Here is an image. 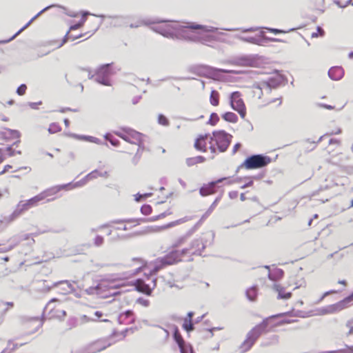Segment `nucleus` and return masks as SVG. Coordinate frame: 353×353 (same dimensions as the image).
<instances>
[{
    "label": "nucleus",
    "mask_w": 353,
    "mask_h": 353,
    "mask_svg": "<svg viewBox=\"0 0 353 353\" xmlns=\"http://www.w3.org/2000/svg\"><path fill=\"white\" fill-rule=\"evenodd\" d=\"M175 28L176 23L165 24L163 26H154L151 27V30L159 33L164 37L175 39Z\"/></svg>",
    "instance_id": "obj_15"
},
{
    "label": "nucleus",
    "mask_w": 353,
    "mask_h": 353,
    "mask_svg": "<svg viewBox=\"0 0 353 353\" xmlns=\"http://www.w3.org/2000/svg\"><path fill=\"white\" fill-rule=\"evenodd\" d=\"M134 276L139 273L141 270H147L145 265L139 259L134 258Z\"/></svg>",
    "instance_id": "obj_36"
},
{
    "label": "nucleus",
    "mask_w": 353,
    "mask_h": 353,
    "mask_svg": "<svg viewBox=\"0 0 353 353\" xmlns=\"http://www.w3.org/2000/svg\"><path fill=\"white\" fill-rule=\"evenodd\" d=\"M247 298L251 301H255L257 296V288L256 286H252L248 289L245 292Z\"/></svg>",
    "instance_id": "obj_41"
},
{
    "label": "nucleus",
    "mask_w": 353,
    "mask_h": 353,
    "mask_svg": "<svg viewBox=\"0 0 353 353\" xmlns=\"http://www.w3.org/2000/svg\"><path fill=\"white\" fill-rule=\"evenodd\" d=\"M210 137V135L209 134L200 135L195 141L194 148L199 151L206 152V139Z\"/></svg>",
    "instance_id": "obj_23"
},
{
    "label": "nucleus",
    "mask_w": 353,
    "mask_h": 353,
    "mask_svg": "<svg viewBox=\"0 0 353 353\" xmlns=\"http://www.w3.org/2000/svg\"><path fill=\"white\" fill-rule=\"evenodd\" d=\"M232 63L239 66L254 67L257 65L258 61L256 55H243L234 59Z\"/></svg>",
    "instance_id": "obj_16"
},
{
    "label": "nucleus",
    "mask_w": 353,
    "mask_h": 353,
    "mask_svg": "<svg viewBox=\"0 0 353 353\" xmlns=\"http://www.w3.org/2000/svg\"><path fill=\"white\" fill-rule=\"evenodd\" d=\"M197 224L192 227L185 235L179 237L172 245V248H176L184 243L186 240L196 231Z\"/></svg>",
    "instance_id": "obj_27"
},
{
    "label": "nucleus",
    "mask_w": 353,
    "mask_h": 353,
    "mask_svg": "<svg viewBox=\"0 0 353 353\" xmlns=\"http://www.w3.org/2000/svg\"><path fill=\"white\" fill-rule=\"evenodd\" d=\"M167 22H170V21L159 20V19H154V20L148 19L146 21H143V23L145 25H149V24H154V23H167Z\"/></svg>",
    "instance_id": "obj_55"
},
{
    "label": "nucleus",
    "mask_w": 353,
    "mask_h": 353,
    "mask_svg": "<svg viewBox=\"0 0 353 353\" xmlns=\"http://www.w3.org/2000/svg\"><path fill=\"white\" fill-rule=\"evenodd\" d=\"M219 121V117L216 112H212L210 114V119L208 121V123L211 125H215L218 121Z\"/></svg>",
    "instance_id": "obj_48"
},
{
    "label": "nucleus",
    "mask_w": 353,
    "mask_h": 353,
    "mask_svg": "<svg viewBox=\"0 0 353 353\" xmlns=\"http://www.w3.org/2000/svg\"><path fill=\"white\" fill-rule=\"evenodd\" d=\"M273 290L278 293V299H289L292 296V292H285V288L279 284H274Z\"/></svg>",
    "instance_id": "obj_26"
},
{
    "label": "nucleus",
    "mask_w": 353,
    "mask_h": 353,
    "mask_svg": "<svg viewBox=\"0 0 353 353\" xmlns=\"http://www.w3.org/2000/svg\"><path fill=\"white\" fill-rule=\"evenodd\" d=\"M221 199V195H219L217 196L214 202L212 203V205L210 206V208L208 209V210L205 212V214L201 216L200 221H202L205 219H206L214 210L215 207L216 206L217 203L220 201Z\"/></svg>",
    "instance_id": "obj_39"
},
{
    "label": "nucleus",
    "mask_w": 353,
    "mask_h": 353,
    "mask_svg": "<svg viewBox=\"0 0 353 353\" xmlns=\"http://www.w3.org/2000/svg\"><path fill=\"white\" fill-rule=\"evenodd\" d=\"M283 81V78L281 76H276L268 78V80L264 81L265 88L268 89L269 92L272 88H276L279 86Z\"/></svg>",
    "instance_id": "obj_22"
},
{
    "label": "nucleus",
    "mask_w": 353,
    "mask_h": 353,
    "mask_svg": "<svg viewBox=\"0 0 353 353\" xmlns=\"http://www.w3.org/2000/svg\"><path fill=\"white\" fill-rule=\"evenodd\" d=\"M94 345L97 347L96 351L100 352L101 350H105L107 347L110 346V343H108V345H100V342H97L94 343Z\"/></svg>",
    "instance_id": "obj_61"
},
{
    "label": "nucleus",
    "mask_w": 353,
    "mask_h": 353,
    "mask_svg": "<svg viewBox=\"0 0 353 353\" xmlns=\"http://www.w3.org/2000/svg\"><path fill=\"white\" fill-rule=\"evenodd\" d=\"M69 137H72L74 139H78V140H82V141H86L88 136L87 135H79L74 133H70L68 134Z\"/></svg>",
    "instance_id": "obj_57"
},
{
    "label": "nucleus",
    "mask_w": 353,
    "mask_h": 353,
    "mask_svg": "<svg viewBox=\"0 0 353 353\" xmlns=\"http://www.w3.org/2000/svg\"><path fill=\"white\" fill-rule=\"evenodd\" d=\"M329 77L334 81H339L344 76V70L341 66L332 67L328 70Z\"/></svg>",
    "instance_id": "obj_21"
},
{
    "label": "nucleus",
    "mask_w": 353,
    "mask_h": 353,
    "mask_svg": "<svg viewBox=\"0 0 353 353\" xmlns=\"http://www.w3.org/2000/svg\"><path fill=\"white\" fill-rule=\"evenodd\" d=\"M222 118L227 122L236 123L238 121L237 115L232 112H226L222 114Z\"/></svg>",
    "instance_id": "obj_40"
},
{
    "label": "nucleus",
    "mask_w": 353,
    "mask_h": 353,
    "mask_svg": "<svg viewBox=\"0 0 353 353\" xmlns=\"http://www.w3.org/2000/svg\"><path fill=\"white\" fill-rule=\"evenodd\" d=\"M210 103L214 106H216L219 105V93L218 91H216L215 90H212L211 91L210 97Z\"/></svg>",
    "instance_id": "obj_42"
},
{
    "label": "nucleus",
    "mask_w": 353,
    "mask_h": 353,
    "mask_svg": "<svg viewBox=\"0 0 353 353\" xmlns=\"http://www.w3.org/2000/svg\"><path fill=\"white\" fill-rule=\"evenodd\" d=\"M103 242V238L101 236H97L94 239V244L97 246H100Z\"/></svg>",
    "instance_id": "obj_64"
},
{
    "label": "nucleus",
    "mask_w": 353,
    "mask_h": 353,
    "mask_svg": "<svg viewBox=\"0 0 353 353\" xmlns=\"http://www.w3.org/2000/svg\"><path fill=\"white\" fill-rule=\"evenodd\" d=\"M232 135L228 133L225 130H214L212 132V135L210 137L209 143L215 142L218 150L220 152H225L232 141Z\"/></svg>",
    "instance_id": "obj_7"
},
{
    "label": "nucleus",
    "mask_w": 353,
    "mask_h": 353,
    "mask_svg": "<svg viewBox=\"0 0 353 353\" xmlns=\"http://www.w3.org/2000/svg\"><path fill=\"white\" fill-rule=\"evenodd\" d=\"M118 285L113 281L106 279L101 280L96 286H92L85 290L86 294L89 295H97L99 297L105 299L119 294L117 291Z\"/></svg>",
    "instance_id": "obj_4"
},
{
    "label": "nucleus",
    "mask_w": 353,
    "mask_h": 353,
    "mask_svg": "<svg viewBox=\"0 0 353 353\" xmlns=\"http://www.w3.org/2000/svg\"><path fill=\"white\" fill-rule=\"evenodd\" d=\"M59 302L57 299H51L45 307V312L48 311L49 314H51V317L61 318V316L57 314H54V311L56 310L55 303Z\"/></svg>",
    "instance_id": "obj_30"
},
{
    "label": "nucleus",
    "mask_w": 353,
    "mask_h": 353,
    "mask_svg": "<svg viewBox=\"0 0 353 353\" xmlns=\"http://www.w3.org/2000/svg\"><path fill=\"white\" fill-rule=\"evenodd\" d=\"M155 327L157 328V334L163 337L164 340L166 341L170 336L169 332L159 325H156Z\"/></svg>",
    "instance_id": "obj_45"
},
{
    "label": "nucleus",
    "mask_w": 353,
    "mask_h": 353,
    "mask_svg": "<svg viewBox=\"0 0 353 353\" xmlns=\"http://www.w3.org/2000/svg\"><path fill=\"white\" fill-rule=\"evenodd\" d=\"M109 174L107 171L100 172L97 170H94L88 174H87L83 179L74 183L72 185V188H78L84 185L88 181L96 179L98 176L108 178Z\"/></svg>",
    "instance_id": "obj_18"
},
{
    "label": "nucleus",
    "mask_w": 353,
    "mask_h": 353,
    "mask_svg": "<svg viewBox=\"0 0 353 353\" xmlns=\"http://www.w3.org/2000/svg\"><path fill=\"white\" fill-rule=\"evenodd\" d=\"M194 72L199 76H204L214 80H220L221 74H241V71L216 68L209 65H200L194 68Z\"/></svg>",
    "instance_id": "obj_5"
},
{
    "label": "nucleus",
    "mask_w": 353,
    "mask_h": 353,
    "mask_svg": "<svg viewBox=\"0 0 353 353\" xmlns=\"http://www.w3.org/2000/svg\"><path fill=\"white\" fill-rule=\"evenodd\" d=\"M285 316H298V314L294 313L293 310L279 313L277 314L272 315L268 318L264 319L261 323L256 325L254 327L248 334L246 339L243 342L241 345L240 346V352L241 353H245L248 352L251 347L253 346L256 341L259 338V336L262 334L263 332L266 330L268 325V321L270 319H275L279 317H282Z\"/></svg>",
    "instance_id": "obj_2"
},
{
    "label": "nucleus",
    "mask_w": 353,
    "mask_h": 353,
    "mask_svg": "<svg viewBox=\"0 0 353 353\" xmlns=\"http://www.w3.org/2000/svg\"><path fill=\"white\" fill-rule=\"evenodd\" d=\"M125 223H127L128 225H131L130 220H128V221L115 220V221H112L110 222L109 223H108L106 225H103L102 227H112V223H118V224H119V226L115 228L116 230H123V231L127 230H130L132 226L130 225V227H128L127 224H125Z\"/></svg>",
    "instance_id": "obj_28"
},
{
    "label": "nucleus",
    "mask_w": 353,
    "mask_h": 353,
    "mask_svg": "<svg viewBox=\"0 0 353 353\" xmlns=\"http://www.w3.org/2000/svg\"><path fill=\"white\" fill-rule=\"evenodd\" d=\"M205 158L203 156H197L194 157H190L186 159V164L190 167L198 163H203Z\"/></svg>",
    "instance_id": "obj_37"
},
{
    "label": "nucleus",
    "mask_w": 353,
    "mask_h": 353,
    "mask_svg": "<svg viewBox=\"0 0 353 353\" xmlns=\"http://www.w3.org/2000/svg\"><path fill=\"white\" fill-rule=\"evenodd\" d=\"M201 32V31H199V40L196 43H201L202 44L206 45L208 42H212V41L215 40L214 37L212 35L201 36L200 34Z\"/></svg>",
    "instance_id": "obj_44"
},
{
    "label": "nucleus",
    "mask_w": 353,
    "mask_h": 353,
    "mask_svg": "<svg viewBox=\"0 0 353 353\" xmlns=\"http://www.w3.org/2000/svg\"><path fill=\"white\" fill-rule=\"evenodd\" d=\"M352 301L353 292L336 303L320 308L319 312L322 315L335 313L347 307Z\"/></svg>",
    "instance_id": "obj_10"
},
{
    "label": "nucleus",
    "mask_w": 353,
    "mask_h": 353,
    "mask_svg": "<svg viewBox=\"0 0 353 353\" xmlns=\"http://www.w3.org/2000/svg\"><path fill=\"white\" fill-rule=\"evenodd\" d=\"M284 275V272L282 269L276 268L272 272H269L268 277L270 280L276 281L281 279Z\"/></svg>",
    "instance_id": "obj_33"
},
{
    "label": "nucleus",
    "mask_w": 353,
    "mask_h": 353,
    "mask_svg": "<svg viewBox=\"0 0 353 353\" xmlns=\"http://www.w3.org/2000/svg\"><path fill=\"white\" fill-rule=\"evenodd\" d=\"M345 326L349 328L347 335L349 336L353 334V319L347 321Z\"/></svg>",
    "instance_id": "obj_58"
},
{
    "label": "nucleus",
    "mask_w": 353,
    "mask_h": 353,
    "mask_svg": "<svg viewBox=\"0 0 353 353\" xmlns=\"http://www.w3.org/2000/svg\"><path fill=\"white\" fill-rule=\"evenodd\" d=\"M87 141H89V142H91V143H97V144H101V143L100 139H99L97 137H92V136H88V137Z\"/></svg>",
    "instance_id": "obj_62"
},
{
    "label": "nucleus",
    "mask_w": 353,
    "mask_h": 353,
    "mask_svg": "<svg viewBox=\"0 0 353 353\" xmlns=\"http://www.w3.org/2000/svg\"><path fill=\"white\" fill-rule=\"evenodd\" d=\"M230 104L231 108L236 111L241 118H244L246 114V108L245 103L241 99V94L239 91L233 92L230 95Z\"/></svg>",
    "instance_id": "obj_13"
},
{
    "label": "nucleus",
    "mask_w": 353,
    "mask_h": 353,
    "mask_svg": "<svg viewBox=\"0 0 353 353\" xmlns=\"http://www.w3.org/2000/svg\"><path fill=\"white\" fill-rule=\"evenodd\" d=\"M114 19H115L114 25H118V26L127 24L128 23H127L126 20L129 19V18H126V17H121H121H114Z\"/></svg>",
    "instance_id": "obj_53"
},
{
    "label": "nucleus",
    "mask_w": 353,
    "mask_h": 353,
    "mask_svg": "<svg viewBox=\"0 0 353 353\" xmlns=\"http://www.w3.org/2000/svg\"><path fill=\"white\" fill-rule=\"evenodd\" d=\"M52 7H60L62 8L60 6L58 5H50L46 8H44L43 10H41L39 13H37L34 17H32L23 28H21L17 33H15L10 39L0 41L1 43H8L12 40H13L17 35H19L22 31H23L25 29H26L39 15H41L43 12H46V10H49L50 8Z\"/></svg>",
    "instance_id": "obj_19"
},
{
    "label": "nucleus",
    "mask_w": 353,
    "mask_h": 353,
    "mask_svg": "<svg viewBox=\"0 0 353 353\" xmlns=\"http://www.w3.org/2000/svg\"><path fill=\"white\" fill-rule=\"evenodd\" d=\"M152 208L150 205L145 204L141 207V212L144 215H148L152 212Z\"/></svg>",
    "instance_id": "obj_52"
},
{
    "label": "nucleus",
    "mask_w": 353,
    "mask_h": 353,
    "mask_svg": "<svg viewBox=\"0 0 353 353\" xmlns=\"http://www.w3.org/2000/svg\"><path fill=\"white\" fill-rule=\"evenodd\" d=\"M173 339L175 341V343L177 344L178 347L184 345L185 341H184L183 338L182 337L179 330L177 326L174 325L173 329Z\"/></svg>",
    "instance_id": "obj_34"
},
{
    "label": "nucleus",
    "mask_w": 353,
    "mask_h": 353,
    "mask_svg": "<svg viewBox=\"0 0 353 353\" xmlns=\"http://www.w3.org/2000/svg\"><path fill=\"white\" fill-rule=\"evenodd\" d=\"M179 348L181 353H195L192 345L187 342L179 346Z\"/></svg>",
    "instance_id": "obj_43"
},
{
    "label": "nucleus",
    "mask_w": 353,
    "mask_h": 353,
    "mask_svg": "<svg viewBox=\"0 0 353 353\" xmlns=\"http://www.w3.org/2000/svg\"><path fill=\"white\" fill-rule=\"evenodd\" d=\"M88 15H93V16L101 17L102 19H104L105 17V16L103 15V14L96 15V14H91L88 11H83L82 12L81 19L78 23H77L76 24L71 26L70 28V30H77V29H79V28H81L83 26V24L85 23V21H86V17L88 16Z\"/></svg>",
    "instance_id": "obj_24"
},
{
    "label": "nucleus",
    "mask_w": 353,
    "mask_h": 353,
    "mask_svg": "<svg viewBox=\"0 0 353 353\" xmlns=\"http://www.w3.org/2000/svg\"><path fill=\"white\" fill-rule=\"evenodd\" d=\"M27 90V86L26 84H21L20 85L17 89V94L22 96L26 93V91Z\"/></svg>",
    "instance_id": "obj_56"
},
{
    "label": "nucleus",
    "mask_w": 353,
    "mask_h": 353,
    "mask_svg": "<svg viewBox=\"0 0 353 353\" xmlns=\"http://www.w3.org/2000/svg\"><path fill=\"white\" fill-rule=\"evenodd\" d=\"M190 248L196 249L195 251L193 252V254L201 256L203 250L205 248V245L203 242L202 239H195L191 243Z\"/></svg>",
    "instance_id": "obj_25"
},
{
    "label": "nucleus",
    "mask_w": 353,
    "mask_h": 353,
    "mask_svg": "<svg viewBox=\"0 0 353 353\" xmlns=\"http://www.w3.org/2000/svg\"><path fill=\"white\" fill-rule=\"evenodd\" d=\"M217 28L197 24L194 22H185L184 24L176 23L175 39L190 42H197L199 40V32H215Z\"/></svg>",
    "instance_id": "obj_1"
},
{
    "label": "nucleus",
    "mask_w": 353,
    "mask_h": 353,
    "mask_svg": "<svg viewBox=\"0 0 353 353\" xmlns=\"http://www.w3.org/2000/svg\"><path fill=\"white\" fill-rule=\"evenodd\" d=\"M118 321L121 324H129L132 323V311L127 310L119 314Z\"/></svg>",
    "instance_id": "obj_29"
},
{
    "label": "nucleus",
    "mask_w": 353,
    "mask_h": 353,
    "mask_svg": "<svg viewBox=\"0 0 353 353\" xmlns=\"http://www.w3.org/2000/svg\"><path fill=\"white\" fill-rule=\"evenodd\" d=\"M61 128L60 125L58 123H52L49 126L48 132L50 134H54V133H56V132H58L61 131Z\"/></svg>",
    "instance_id": "obj_50"
},
{
    "label": "nucleus",
    "mask_w": 353,
    "mask_h": 353,
    "mask_svg": "<svg viewBox=\"0 0 353 353\" xmlns=\"http://www.w3.org/2000/svg\"><path fill=\"white\" fill-rule=\"evenodd\" d=\"M73 184L74 183H69L67 184L57 185V186L52 187L50 189H48V190L42 192L39 194H44L45 195V196H43V199H44L47 196L54 195V194H57V192H59V191L66 189L68 187H70V188H72Z\"/></svg>",
    "instance_id": "obj_20"
},
{
    "label": "nucleus",
    "mask_w": 353,
    "mask_h": 353,
    "mask_svg": "<svg viewBox=\"0 0 353 353\" xmlns=\"http://www.w3.org/2000/svg\"><path fill=\"white\" fill-rule=\"evenodd\" d=\"M171 214V212H164L159 215L150 217L149 219H142L140 220L134 219V226L139 225L140 223V221H143V222L155 221L160 219H163V218L165 217L168 214Z\"/></svg>",
    "instance_id": "obj_32"
},
{
    "label": "nucleus",
    "mask_w": 353,
    "mask_h": 353,
    "mask_svg": "<svg viewBox=\"0 0 353 353\" xmlns=\"http://www.w3.org/2000/svg\"><path fill=\"white\" fill-rule=\"evenodd\" d=\"M266 30H268L270 32L274 33V34H279L285 32L283 30L277 29V28H265Z\"/></svg>",
    "instance_id": "obj_63"
},
{
    "label": "nucleus",
    "mask_w": 353,
    "mask_h": 353,
    "mask_svg": "<svg viewBox=\"0 0 353 353\" xmlns=\"http://www.w3.org/2000/svg\"><path fill=\"white\" fill-rule=\"evenodd\" d=\"M152 193H145V194L137 193L134 195V200L136 201L140 202V201H142L143 200L145 199L146 198L152 196Z\"/></svg>",
    "instance_id": "obj_51"
},
{
    "label": "nucleus",
    "mask_w": 353,
    "mask_h": 353,
    "mask_svg": "<svg viewBox=\"0 0 353 353\" xmlns=\"http://www.w3.org/2000/svg\"><path fill=\"white\" fill-rule=\"evenodd\" d=\"M236 38L239 39V40L247 42L252 44L256 45H263V43H266L268 41H272V42H283V41L280 39L277 38H272V37H268L265 35V32L263 31H261L259 34L256 35L254 37H243L241 35H236Z\"/></svg>",
    "instance_id": "obj_12"
},
{
    "label": "nucleus",
    "mask_w": 353,
    "mask_h": 353,
    "mask_svg": "<svg viewBox=\"0 0 353 353\" xmlns=\"http://www.w3.org/2000/svg\"><path fill=\"white\" fill-rule=\"evenodd\" d=\"M43 196L45 195L39 194L26 201H20L17 205V209L11 214L12 219H14L24 211H26L30 208L37 205L39 201L43 200Z\"/></svg>",
    "instance_id": "obj_11"
},
{
    "label": "nucleus",
    "mask_w": 353,
    "mask_h": 353,
    "mask_svg": "<svg viewBox=\"0 0 353 353\" xmlns=\"http://www.w3.org/2000/svg\"><path fill=\"white\" fill-rule=\"evenodd\" d=\"M272 161V159L263 154H252L247 157L245 161L238 167L236 172L241 168L247 170L262 168L267 166Z\"/></svg>",
    "instance_id": "obj_6"
},
{
    "label": "nucleus",
    "mask_w": 353,
    "mask_h": 353,
    "mask_svg": "<svg viewBox=\"0 0 353 353\" xmlns=\"http://www.w3.org/2000/svg\"><path fill=\"white\" fill-rule=\"evenodd\" d=\"M112 63L101 65L95 72V81L103 85H111L110 78L114 74L112 69Z\"/></svg>",
    "instance_id": "obj_9"
},
{
    "label": "nucleus",
    "mask_w": 353,
    "mask_h": 353,
    "mask_svg": "<svg viewBox=\"0 0 353 353\" xmlns=\"http://www.w3.org/2000/svg\"><path fill=\"white\" fill-rule=\"evenodd\" d=\"M188 220L187 217L178 219L176 221L170 222L166 225L162 226H147L143 230H135L134 231V235H142L150 233L159 232L163 230L174 227L178 224L184 223Z\"/></svg>",
    "instance_id": "obj_14"
},
{
    "label": "nucleus",
    "mask_w": 353,
    "mask_h": 353,
    "mask_svg": "<svg viewBox=\"0 0 353 353\" xmlns=\"http://www.w3.org/2000/svg\"><path fill=\"white\" fill-rule=\"evenodd\" d=\"M228 177L220 178L216 181H211L208 184H204L200 189L199 193L202 196H205L215 193L217 191V184L228 179Z\"/></svg>",
    "instance_id": "obj_17"
},
{
    "label": "nucleus",
    "mask_w": 353,
    "mask_h": 353,
    "mask_svg": "<svg viewBox=\"0 0 353 353\" xmlns=\"http://www.w3.org/2000/svg\"><path fill=\"white\" fill-rule=\"evenodd\" d=\"M63 285L64 287L62 288L64 291V293L68 294L75 291L74 288L71 284V283L67 280L61 281L54 284V286Z\"/></svg>",
    "instance_id": "obj_35"
},
{
    "label": "nucleus",
    "mask_w": 353,
    "mask_h": 353,
    "mask_svg": "<svg viewBox=\"0 0 353 353\" xmlns=\"http://www.w3.org/2000/svg\"><path fill=\"white\" fill-rule=\"evenodd\" d=\"M123 131L124 132H121V131L115 132V134L117 136L122 138L125 141L131 143L132 138V135L131 134L132 130L129 128L127 130H123Z\"/></svg>",
    "instance_id": "obj_38"
},
{
    "label": "nucleus",
    "mask_w": 353,
    "mask_h": 353,
    "mask_svg": "<svg viewBox=\"0 0 353 353\" xmlns=\"http://www.w3.org/2000/svg\"><path fill=\"white\" fill-rule=\"evenodd\" d=\"M158 123L163 126H168L170 124L168 119L163 114L158 115Z\"/></svg>",
    "instance_id": "obj_49"
},
{
    "label": "nucleus",
    "mask_w": 353,
    "mask_h": 353,
    "mask_svg": "<svg viewBox=\"0 0 353 353\" xmlns=\"http://www.w3.org/2000/svg\"><path fill=\"white\" fill-rule=\"evenodd\" d=\"M316 30H317L316 32H313L312 34V37H317L319 35H320V36L324 35L325 32L322 28L318 26Z\"/></svg>",
    "instance_id": "obj_60"
},
{
    "label": "nucleus",
    "mask_w": 353,
    "mask_h": 353,
    "mask_svg": "<svg viewBox=\"0 0 353 353\" xmlns=\"http://www.w3.org/2000/svg\"><path fill=\"white\" fill-rule=\"evenodd\" d=\"M136 303L144 307H148L150 304V301H148V299L143 297L137 298L136 299Z\"/></svg>",
    "instance_id": "obj_54"
},
{
    "label": "nucleus",
    "mask_w": 353,
    "mask_h": 353,
    "mask_svg": "<svg viewBox=\"0 0 353 353\" xmlns=\"http://www.w3.org/2000/svg\"><path fill=\"white\" fill-rule=\"evenodd\" d=\"M252 88H256V89H258L259 90H262L263 88H265V81H262L261 82H258V83H254L253 85H252Z\"/></svg>",
    "instance_id": "obj_59"
},
{
    "label": "nucleus",
    "mask_w": 353,
    "mask_h": 353,
    "mask_svg": "<svg viewBox=\"0 0 353 353\" xmlns=\"http://www.w3.org/2000/svg\"><path fill=\"white\" fill-rule=\"evenodd\" d=\"M145 136L134 130V145H137L138 147L142 148V150H145L144 141Z\"/></svg>",
    "instance_id": "obj_31"
},
{
    "label": "nucleus",
    "mask_w": 353,
    "mask_h": 353,
    "mask_svg": "<svg viewBox=\"0 0 353 353\" xmlns=\"http://www.w3.org/2000/svg\"><path fill=\"white\" fill-rule=\"evenodd\" d=\"M190 249L191 248H184L181 251L176 250H172L164 256L157 258L153 263L152 268L149 270L150 273L157 274L162 268L180 261L181 256L188 254Z\"/></svg>",
    "instance_id": "obj_3"
},
{
    "label": "nucleus",
    "mask_w": 353,
    "mask_h": 353,
    "mask_svg": "<svg viewBox=\"0 0 353 353\" xmlns=\"http://www.w3.org/2000/svg\"><path fill=\"white\" fill-rule=\"evenodd\" d=\"M182 327L189 333L194 330V323L193 321H183Z\"/></svg>",
    "instance_id": "obj_46"
},
{
    "label": "nucleus",
    "mask_w": 353,
    "mask_h": 353,
    "mask_svg": "<svg viewBox=\"0 0 353 353\" xmlns=\"http://www.w3.org/2000/svg\"><path fill=\"white\" fill-rule=\"evenodd\" d=\"M104 138L105 140L108 141L113 146L119 145V141L117 139H114L110 133H106L104 135Z\"/></svg>",
    "instance_id": "obj_47"
},
{
    "label": "nucleus",
    "mask_w": 353,
    "mask_h": 353,
    "mask_svg": "<svg viewBox=\"0 0 353 353\" xmlns=\"http://www.w3.org/2000/svg\"><path fill=\"white\" fill-rule=\"evenodd\" d=\"M144 274L145 275L146 280L137 279L134 281V290L150 296L153 289L156 287V279L152 278L150 275H147L145 272Z\"/></svg>",
    "instance_id": "obj_8"
}]
</instances>
